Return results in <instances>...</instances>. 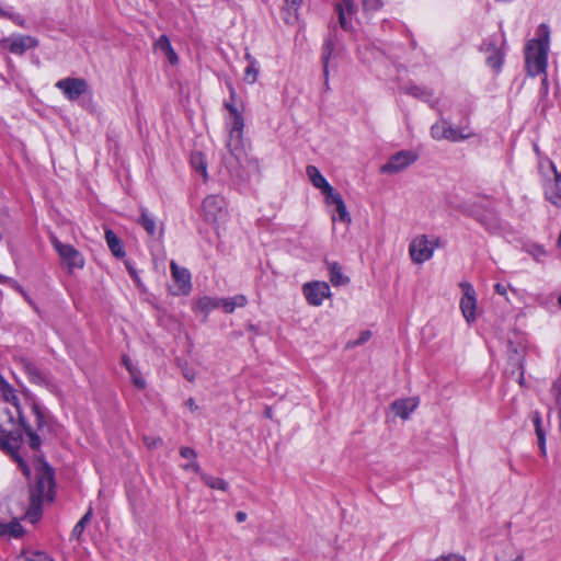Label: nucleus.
<instances>
[{
    "label": "nucleus",
    "mask_w": 561,
    "mask_h": 561,
    "mask_svg": "<svg viewBox=\"0 0 561 561\" xmlns=\"http://www.w3.org/2000/svg\"><path fill=\"white\" fill-rule=\"evenodd\" d=\"M431 135L435 140L460 141L471 138L474 134L468 126L456 128L447 121L440 119L431 127Z\"/></svg>",
    "instance_id": "6e6552de"
},
{
    "label": "nucleus",
    "mask_w": 561,
    "mask_h": 561,
    "mask_svg": "<svg viewBox=\"0 0 561 561\" xmlns=\"http://www.w3.org/2000/svg\"><path fill=\"white\" fill-rule=\"evenodd\" d=\"M536 435H537L538 446L540 448L541 455L546 456L547 455L546 433L540 432V433H536Z\"/></svg>",
    "instance_id": "37998d69"
},
{
    "label": "nucleus",
    "mask_w": 561,
    "mask_h": 561,
    "mask_svg": "<svg viewBox=\"0 0 561 561\" xmlns=\"http://www.w3.org/2000/svg\"><path fill=\"white\" fill-rule=\"evenodd\" d=\"M50 242L69 272L84 266L83 255L73 245L62 243L54 236L50 237Z\"/></svg>",
    "instance_id": "1a4fd4ad"
},
{
    "label": "nucleus",
    "mask_w": 561,
    "mask_h": 561,
    "mask_svg": "<svg viewBox=\"0 0 561 561\" xmlns=\"http://www.w3.org/2000/svg\"><path fill=\"white\" fill-rule=\"evenodd\" d=\"M183 375L188 381H193L195 379V373L191 369H185Z\"/></svg>",
    "instance_id": "6e6d98bb"
},
{
    "label": "nucleus",
    "mask_w": 561,
    "mask_h": 561,
    "mask_svg": "<svg viewBox=\"0 0 561 561\" xmlns=\"http://www.w3.org/2000/svg\"><path fill=\"white\" fill-rule=\"evenodd\" d=\"M525 251L534 257V260L540 262L546 255L545 249L539 244H529L525 247Z\"/></svg>",
    "instance_id": "c9c22d12"
},
{
    "label": "nucleus",
    "mask_w": 561,
    "mask_h": 561,
    "mask_svg": "<svg viewBox=\"0 0 561 561\" xmlns=\"http://www.w3.org/2000/svg\"><path fill=\"white\" fill-rule=\"evenodd\" d=\"M21 443L22 435L12 413L5 408H0V448L10 455L23 474L28 477L30 468L19 453Z\"/></svg>",
    "instance_id": "f03ea898"
},
{
    "label": "nucleus",
    "mask_w": 561,
    "mask_h": 561,
    "mask_svg": "<svg viewBox=\"0 0 561 561\" xmlns=\"http://www.w3.org/2000/svg\"><path fill=\"white\" fill-rule=\"evenodd\" d=\"M3 42L9 43V50L15 55H23L26 50L38 46V39L30 35H16Z\"/></svg>",
    "instance_id": "dca6fc26"
},
{
    "label": "nucleus",
    "mask_w": 561,
    "mask_h": 561,
    "mask_svg": "<svg viewBox=\"0 0 561 561\" xmlns=\"http://www.w3.org/2000/svg\"><path fill=\"white\" fill-rule=\"evenodd\" d=\"M306 172L312 185L321 190V192L325 195L327 198L335 193L334 188L328 183V181L320 173L317 167L308 165Z\"/></svg>",
    "instance_id": "6ab92c4d"
},
{
    "label": "nucleus",
    "mask_w": 561,
    "mask_h": 561,
    "mask_svg": "<svg viewBox=\"0 0 561 561\" xmlns=\"http://www.w3.org/2000/svg\"><path fill=\"white\" fill-rule=\"evenodd\" d=\"M202 216L204 220L219 230L228 221V208L225 197L213 194L205 197L202 204Z\"/></svg>",
    "instance_id": "423d86ee"
},
{
    "label": "nucleus",
    "mask_w": 561,
    "mask_h": 561,
    "mask_svg": "<svg viewBox=\"0 0 561 561\" xmlns=\"http://www.w3.org/2000/svg\"><path fill=\"white\" fill-rule=\"evenodd\" d=\"M419 403L420 402L417 398L400 399L392 402L391 410L397 416L401 417L402 420H408L417 408Z\"/></svg>",
    "instance_id": "aec40b11"
},
{
    "label": "nucleus",
    "mask_w": 561,
    "mask_h": 561,
    "mask_svg": "<svg viewBox=\"0 0 561 561\" xmlns=\"http://www.w3.org/2000/svg\"><path fill=\"white\" fill-rule=\"evenodd\" d=\"M482 50L488 54L486 64L495 69L500 70L503 62V54L500 48L493 42H488L482 45Z\"/></svg>",
    "instance_id": "5701e85b"
},
{
    "label": "nucleus",
    "mask_w": 561,
    "mask_h": 561,
    "mask_svg": "<svg viewBox=\"0 0 561 561\" xmlns=\"http://www.w3.org/2000/svg\"><path fill=\"white\" fill-rule=\"evenodd\" d=\"M416 154L412 151H399L391 156L389 161L380 169L382 173H398L416 160Z\"/></svg>",
    "instance_id": "2eb2a0df"
},
{
    "label": "nucleus",
    "mask_w": 561,
    "mask_h": 561,
    "mask_svg": "<svg viewBox=\"0 0 561 561\" xmlns=\"http://www.w3.org/2000/svg\"><path fill=\"white\" fill-rule=\"evenodd\" d=\"M558 301H559V305L561 307V296L559 297Z\"/></svg>",
    "instance_id": "338daca9"
},
{
    "label": "nucleus",
    "mask_w": 561,
    "mask_h": 561,
    "mask_svg": "<svg viewBox=\"0 0 561 561\" xmlns=\"http://www.w3.org/2000/svg\"><path fill=\"white\" fill-rule=\"evenodd\" d=\"M327 268L329 271V278L333 286L346 285L350 278L343 274L342 267L337 262L325 261Z\"/></svg>",
    "instance_id": "393cba45"
},
{
    "label": "nucleus",
    "mask_w": 561,
    "mask_h": 561,
    "mask_svg": "<svg viewBox=\"0 0 561 561\" xmlns=\"http://www.w3.org/2000/svg\"><path fill=\"white\" fill-rule=\"evenodd\" d=\"M524 351L525 347L520 344L515 345L513 342L508 344V362L517 368L519 371L518 382L523 385L524 382Z\"/></svg>",
    "instance_id": "412c9836"
},
{
    "label": "nucleus",
    "mask_w": 561,
    "mask_h": 561,
    "mask_svg": "<svg viewBox=\"0 0 561 561\" xmlns=\"http://www.w3.org/2000/svg\"><path fill=\"white\" fill-rule=\"evenodd\" d=\"M36 482L31 490V510L27 512L32 522L36 519L41 504L51 501L54 493L53 469L42 459L35 461Z\"/></svg>",
    "instance_id": "20e7f679"
},
{
    "label": "nucleus",
    "mask_w": 561,
    "mask_h": 561,
    "mask_svg": "<svg viewBox=\"0 0 561 561\" xmlns=\"http://www.w3.org/2000/svg\"><path fill=\"white\" fill-rule=\"evenodd\" d=\"M146 444L149 446V447H154V446H158L160 444H162V439L161 438H153L151 440H149L148 438L145 439Z\"/></svg>",
    "instance_id": "5fc2aeb1"
},
{
    "label": "nucleus",
    "mask_w": 561,
    "mask_h": 561,
    "mask_svg": "<svg viewBox=\"0 0 561 561\" xmlns=\"http://www.w3.org/2000/svg\"><path fill=\"white\" fill-rule=\"evenodd\" d=\"M183 469L186 470V471H193L197 474L201 476L202 472V469H201V466L198 465V462L194 459L192 460L191 462L186 463L183 466Z\"/></svg>",
    "instance_id": "a18cd8bd"
},
{
    "label": "nucleus",
    "mask_w": 561,
    "mask_h": 561,
    "mask_svg": "<svg viewBox=\"0 0 561 561\" xmlns=\"http://www.w3.org/2000/svg\"><path fill=\"white\" fill-rule=\"evenodd\" d=\"M245 305L247 298L243 295H237L229 298L203 296L195 301L193 310L201 313L215 311L232 313L237 308L244 307Z\"/></svg>",
    "instance_id": "39448f33"
},
{
    "label": "nucleus",
    "mask_w": 561,
    "mask_h": 561,
    "mask_svg": "<svg viewBox=\"0 0 561 561\" xmlns=\"http://www.w3.org/2000/svg\"><path fill=\"white\" fill-rule=\"evenodd\" d=\"M558 174H559V175H561V170H560V171H558Z\"/></svg>",
    "instance_id": "774afa93"
},
{
    "label": "nucleus",
    "mask_w": 561,
    "mask_h": 561,
    "mask_svg": "<svg viewBox=\"0 0 561 561\" xmlns=\"http://www.w3.org/2000/svg\"><path fill=\"white\" fill-rule=\"evenodd\" d=\"M236 519L238 523H243L247 519V514L244 512H238L236 514Z\"/></svg>",
    "instance_id": "13d9d810"
},
{
    "label": "nucleus",
    "mask_w": 561,
    "mask_h": 561,
    "mask_svg": "<svg viewBox=\"0 0 561 561\" xmlns=\"http://www.w3.org/2000/svg\"><path fill=\"white\" fill-rule=\"evenodd\" d=\"M5 15H7L5 12L0 8V18L5 16Z\"/></svg>",
    "instance_id": "69168bd1"
},
{
    "label": "nucleus",
    "mask_w": 561,
    "mask_h": 561,
    "mask_svg": "<svg viewBox=\"0 0 561 561\" xmlns=\"http://www.w3.org/2000/svg\"><path fill=\"white\" fill-rule=\"evenodd\" d=\"M128 271H129V273H130L133 276H135V271H134V268H133L131 266H128Z\"/></svg>",
    "instance_id": "0e129e2a"
},
{
    "label": "nucleus",
    "mask_w": 561,
    "mask_h": 561,
    "mask_svg": "<svg viewBox=\"0 0 561 561\" xmlns=\"http://www.w3.org/2000/svg\"><path fill=\"white\" fill-rule=\"evenodd\" d=\"M244 59L248 61V66L244 69L243 80L249 84H253L259 77L260 64L249 51H245Z\"/></svg>",
    "instance_id": "a878e982"
},
{
    "label": "nucleus",
    "mask_w": 561,
    "mask_h": 561,
    "mask_svg": "<svg viewBox=\"0 0 561 561\" xmlns=\"http://www.w3.org/2000/svg\"><path fill=\"white\" fill-rule=\"evenodd\" d=\"M180 454L183 458L192 459V460L196 459V457H197L196 451L191 447H182L180 449Z\"/></svg>",
    "instance_id": "c03bdc74"
},
{
    "label": "nucleus",
    "mask_w": 561,
    "mask_h": 561,
    "mask_svg": "<svg viewBox=\"0 0 561 561\" xmlns=\"http://www.w3.org/2000/svg\"><path fill=\"white\" fill-rule=\"evenodd\" d=\"M154 48L163 54L169 51L170 48H172L169 37L167 35H161L154 43Z\"/></svg>",
    "instance_id": "ea45409f"
},
{
    "label": "nucleus",
    "mask_w": 561,
    "mask_h": 561,
    "mask_svg": "<svg viewBox=\"0 0 561 561\" xmlns=\"http://www.w3.org/2000/svg\"><path fill=\"white\" fill-rule=\"evenodd\" d=\"M122 363L126 367L127 370H131V368L135 366L131 363V359L128 356H126V355L123 356Z\"/></svg>",
    "instance_id": "603ef678"
},
{
    "label": "nucleus",
    "mask_w": 561,
    "mask_h": 561,
    "mask_svg": "<svg viewBox=\"0 0 561 561\" xmlns=\"http://www.w3.org/2000/svg\"><path fill=\"white\" fill-rule=\"evenodd\" d=\"M130 377H131V380L134 382V385L139 388V389H144L146 387V381L145 379L141 377L138 368L136 366H134L131 368V370H128Z\"/></svg>",
    "instance_id": "e433bc0d"
},
{
    "label": "nucleus",
    "mask_w": 561,
    "mask_h": 561,
    "mask_svg": "<svg viewBox=\"0 0 561 561\" xmlns=\"http://www.w3.org/2000/svg\"><path fill=\"white\" fill-rule=\"evenodd\" d=\"M531 419H533V422H534V425H535V432L536 433L545 432L542 430V426H541L540 413L539 412H534Z\"/></svg>",
    "instance_id": "49530a36"
},
{
    "label": "nucleus",
    "mask_w": 561,
    "mask_h": 561,
    "mask_svg": "<svg viewBox=\"0 0 561 561\" xmlns=\"http://www.w3.org/2000/svg\"><path fill=\"white\" fill-rule=\"evenodd\" d=\"M409 93L414 95V96H421L422 95V91L420 88L417 87H413L409 90Z\"/></svg>",
    "instance_id": "bf43d9fd"
},
{
    "label": "nucleus",
    "mask_w": 561,
    "mask_h": 561,
    "mask_svg": "<svg viewBox=\"0 0 561 561\" xmlns=\"http://www.w3.org/2000/svg\"><path fill=\"white\" fill-rule=\"evenodd\" d=\"M462 297L460 299V309L462 316H474L477 298L476 291L471 284L461 283Z\"/></svg>",
    "instance_id": "a211bd4d"
},
{
    "label": "nucleus",
    "mask_w": 561,
    "mask_h": 561,
    "mask_svg": "<svg viewBox=\"0 0 561 561\" xmlns=\"http://www.w3.org/2000/svg\"><path fill=\"white\" fill-rule=\"evenodd\" d=\"M130 377H131V380L134 382V385L139 388V389H144L146 387V381L145 379L141 377L138 368L136 366H134L131 368V370H128Z\"/></svg>",
    "instance_id": "4c0bfd02"
},
{
    "label": "nucleus",
    "mask_w": 561,
    "mask_h": 561,
    "mask_svg": "<svg viewBox=\"0 0 561 561\" xmlns=\"http://www.w3.org/2000/svg\"><path fill=\"white\" fill-rule=\"evenodd\" d=\"M55 85L69 101H76L88 92V82L82 78H64L58 80Z\"/></svg>",
    "instance_id": "f8f14e48"
},
{
    "label": "nucleus",
    "mask_w": 561,
    "mask_h": 561,
    "mask_svg": "<svg viewBox=\"0 0 561 561\" xmlns=\"http://www.w3.org/2000/svg\"><path fill=\"white\" fill-rule=\"evenodd\" d=\"M226 108L230 112L231 116H236V115H239L240 113L238 112V110L236 108V106H233L232 104L230 103H226L225 104Z\"/></svg>",
    "instance_id": "4d7b16f0"
},
{
    "label": "nucleus",
    "mask_w": 561,
    "mask_h": 561,
    "mask_svg": "<svg viewBox=\"0 0 561 561\" xmlns=\"http://www.w3.org/2000/svg\"><path fill=\"white\" fill-rule=\"evenodd\" d=\"M105 240L108 249L116 257H123L125 255L124 245L122 240L111 229L105 230Z\"/></svg>",
    "instance_id": "cd10ccee"
},
{
    "label": "nucleus",
    "mask_w": 561,
    "mask_h": 561,
    "mask_svg": "<svg viewBox=\"0 0 561 561\" xmlns=\"http://www.w3.org/2000/svg\"><path fill=\"white\" fill-rule=\"evenodd\" d=\"M201 479L210 489L220 491H226L228 489V483L221 478L213 477L206 473H201Z\"/></svg>",
    "instance_id": "2f4dec72"
},
{
    "label": "nucleus",
    "mask_w": 561,
    "mask_h": 561,
    "mask_svg": "<svg viewBox=\"0 0 561 561\" xmlns=\"http://www.w3.org/2000/svg\"><path fill=\"white\" fill-rule=\"evenodd\" d=\"M232 126L229 131V139L227 141V149L234 154L241 146V135L244 126L243 117L241 114L232 116Z\"/></svg>",
    "instance_id": "f3484780"
},
{
    "label": "nucleus",
    "mask_w": 561,
    "mask_h": 561,
    "mask_svg": "<svg viewBox=\"0 0 561 561\" xmlns=\"http://www.w3.org/2000/svg\"><path fill=\"white\" fill-rule=\"evenodd\" d=\"M494 289L499 295L505 296L507 294L506 285L497 283V284H495Z\"/></svg>",
    "instance_id": "8fccbe9b"
},
{
    "label": "nucleus",
    "mask_w": 561,
    "mask_h": 561,
    "mask_svg": "<svg viewBox=\"0 0 561 561\" xmlns=\"http://www.w3.org/2000/svg\"><path fill=\"white\" fill-rule=\"evenodd\" d=\"M7 279H8V278H7L5 276L0 275V283H5V282H7Z\"/></svg>",
    "instance_id": "e2e57ef3"
},
{
    "label": "nucleus",
    "mask_w": 561,
    "mask_h": 561,
    "mask_svg": "<svg viewBox=\"0 0 561 561\" xmlns=\"http://www.w3.org/2000/svg\"><path fill=\"white\" fill-rule=\"evenodd\" d=\"M92 518V508L90 507L89 511L82 516V518L75 525L72 531H71V539L79 540L81 535L84 531L85 526L90 523Z\"/></svg>",
    "instance_id": "7c9ffc66"
},
{
    "label": "nucleus",
    "mask_w": 561,
    "mask_h": 561,
    "mask_svg": "<svg viewBox=\"0 0 561 561\" xmlns=\"http://www.w3.org/2000/svg\"><path fill=\"white\" fill-rule=\"evenodd\" d=\"M549 167L553 173L552 179H547L543 183L545 198L557 208L561 207V175L558 174L556 164L548 160Z\"/></svg>",
    "instance_id": "ddd939ff"
},
{
    "label": "nucleus",
    "mask_w": 561,
    "mask_h": 561,
    "mask_svg": "<svg viewBox=\"0 0 561 561\" xmlns=\"http://www.w3.org/2000/svg\"><path fill=\"white\" fill-rule=\"evenodd\" d=\"M23 535V527L15 518L5 520L0 517V537L8 536L11 538H20Z\"/></svg>",
    "instance_id": "b1692460"
},
{
    "label": "nucleus",
    "mask_w": 561,
    "mask_h": 561,
    "mask_svg": "<svg viewBox=\"0 0 561 561\" xmlns=\"http://www.w3.org/2000/svg\"><path fill=\"white\" fill-rule=\"evenodd\" d=\"M140 225L147 231L148 234L154 236L157 232L156 220L152 216H150L146 210L141 211V218L139 220Z\"/></svg>",
    "instance_id": "473e14b6"
},
{
    "label": "nucleus",
    "mask_w": 561,
    "mask_h": 561,
    "mask_svg": "<svg viewBox=\"0 0 561 561\" xmlns=\"http://www.w3.org/2000/svg\"><path fill=\"white\" fill-rule=\"evenodd\" d=\"M0 396L5 402L12 404V407L15 408V411L19 415L20 424L22 425L26 436L28 437L30 447L33 450H37L42 445L41 435L45 436V434L49 432L48 417L41 410L37 403H33L32 411L35 415V422L37 425L36 432H34L30 425L25 424L24 419L21 414L16 390L2 376H0Z\"/></svg>",
    "instance_id": "f257e3e1"
},
{
    "label": "nucleus",
    "mask_w": 561,
    "mask_h": 561,
    "mask_svg": "<svg viewBox=\"0 0 561 561\" xmlns=\"http://www.w3.org/2000/svg\"><path fill=\"white\" fill-rule=\"evenodd\" d=\"M335 10L337 12L339 23L341 27L347 31L351 26L347 21V16H352L355 12L354 0H337L335 4Z\"/></svg>",
    "instance_id": "4be33fe9"
},
{
    "label": "nucleus",
    "mask_w": 561,
    "mask_h": 561,
    "mask_svg": "<svg viewBox=\"0 0 561 561\" xmlns=\"http://www.w3.org/2000/svg\"><path fill=\"white\" fill-rule=\"evenodd\" d=\"M548 90H549V85H548V78L547 76L545 75V77L541 79V92L543 94H547L548 93Z\"/></svg>",
    "instance_id": "864d4df0"
},
{
    "label": "nucleus",
    "mask_w": 561,
    "mask_h": 561,
    "mask_svg": "<svg viewBox=\"0 0 561 561\" xmlns=\"http://www.w3.org/2000/svg\"><path fill=\"white\" fill-rule=\"evenodd\" d=\"M302 293L306 300L313 306H320L331 295L329 284L320 280L306 283Z\"/></svg>",
    "instance_id": "4468645a"
},
{
    "label": "nucleus",
    "mask_w": 561,
    "mask_h": 561,
    "mask_svg": "<svg viewBox=\"0 0 561 561\" xmlns=\"http://www.w3.org/2000/svg\"><path fill=\"white\" fill-rule=\"evenodd\" d=\"M363 9L367 12H375L382 5L381 0H362Z\"/></svg>",
    "instance_id": "79ce46f5"
},
{
    "label": "nucleus",
    "mask_w": 561,
    "mask_h": 561,
    "mask_svg": "<svg viewBox=\"0 0 561 561\" xmlns=\"http://www.w3.org/2000/svg\"><path fill=\"white\" fill-rule=\"evenodd\" d=\"M185 407H187L192 412H196L198 410V407L193 398H190L185 401Z\"/></svg>",
    "instance_id": "3c124183"
},
{
    "label": "nucleus",
    "mask_w": 561,
    "mask_h": 561,
    "mask_svg": "<svg viewBox=\"0 0 561 561\" xmlns=\"http://www.w3.org/2000/svg\"><path fill=\"white\" fill-rule=\"evenodd\" d=\"M302 0H285L284 3V21L288 24L296 22L298 15V9L300 8Z\"/></svg>",
    "instance_id": "c85d7f7f"
},
{
    "label": "nucleus",
    "mask_w": 561,
    "mask_h": 561,
    "mask_svg": "<svg viewBox=\"0 0 561 561\" xmlns=\"http://www.w3.org/2000/svg\"><path fill=\"white\" fill-rule=\"evenodd\" d=\"M332 51H333V44L331 41H328L325 44H324V47H323V62H324V75L325 77L328 76L329 71H328V62H329V59L332 55Z\"/></svg>",
    "instance_id": "a19ab883"
},
{
    "label": "nucleus",
    "mask_w": 561,
    "mask_h": 561,
    "mask_svg": "<svg viewBox=\"0 0 561 561\" xmlns=\"http://www.w3.org/2000/svg\"><path fill=\"white\" fill-rule=\"evenodd\" d=\"M18 360L26 373L30 382L44 387L49 391L55 390L56 386L48 377V375L42 371L31 359L21 356L18 358Z\"/></svg>",
    "instance_id": "9b49d317"
},
{
    "label": "nucleus",
    "mask_w": 561,
    "mask_h": 561,
    "mask_svg": "<svg viewBox=\"0 0 561 561\" xmlns=\"http://www.w3.org/2000/svg\"><path fill=\"white\" fill-rule=\"evenodd\" d=\"M327 203L335 205V210H336L339 220H341L342 222H345V224L351 222V220H352L351 216L346 209V206H345L340 193L335 192L334 194H332L330 197L327 198Z\"/></svg>",
    "instance_id": "bb28decb"
},
{
    "label": "nucleus",
    "mask_w": 561,
    "mask_h": 561,
    "mask_svg": "<svg viewBox=\"0 0 561 561\" xmlns=\"http://www.w3.org/2000/svg\"><path fill=\"white\" fill-rule=\"evenodd\" d=\"M170 268L173 282L170 286L171 294L175 296L190 294L192 290V283L188 270L179 266L174 261H171Z\"/></svg>",
    "instance_id": "9d476101"
},
{
    "label": "nucleus",
    "mask_w": 561,
    "mask_h": 561,
    "mask_svg": "<svg viewBox=\"0 0 561 561\" xmlns=\"http://www.w3.org/2000/svg\"><path fill=\"white\" fill-rule=\"evenodd\" d=\"M536 35L537 37L528 41L525 47V65L530 77L546 73L548 66L549 27L540 24Z\"/></svg>",
    "instance_id": "7ed1b4c3"
},
{
    "label": "nucleus",
    "mask_w": 561,
    "mask_h": 561,
    "mask_svg": "<svg viewBox=\"0 0 561 561\" xmlns=\"http://www.w3.org/2000/svg\"><path fill=\"white\" fill-rule=\"evenodd\" d=\"M558 248L561 250V230L557 241Z\"/></svg>",
    "instance_id": "052dcab7"
},
{
    "label": "nucleus",
    "mask_w": 561,
    "mask_h": 561,
    "mask_svg": "<svg viewBox=\"0 0 561 561\" xmlns=\"http://www.w3.org/2000/svg\"><path fill=\"white\" fill-rule=\"evenodd\" d=\"M18 561H53L45 552H25L18 558Z\"/></svg>",
    "instance_id": "72a5a7b5"
},
{
    "label": "nucleus",
    "mask_w": 561,
    "mask_h": 561,
    "mask_svg": "<svg viewBox=\"0 0 561 561\" xmlns=\"http://www.w3.org/2000/svg\"><path fill=\"white\" fill-rule=\"evenodd\" d=\"M437 248H439V238L420 234L410 242L409 255L413 263L423 264L433 257Z\"/></svg>",
    "instance_id": "0eeeda50"
},
{
    "label": "nucleus",
    "mask_w": 561,
    "mask_h": 561,
    "mask_svg": "<svg viewBox=\"0 0 561 561\" xmlns=\"http://www.w3.org/2000/svg\"><path fill=\"white\" fill-rule=\"evenodd\" d=\"M164 55H165V57L168 58V60H169V62L171 65L178 64L179 57H178V55H176V53L174 51L173 48H170V50L167 51Z\"/></svg>",
    "instance_id": "09e8293b"
},
{
    "label": "nucleus",
    "mask_w": 561,
    "mask_h": 561,
    "mask_svg": "<svg viewBox=\"0 0 561 561\" xmlns=\"http://www.w3.org/2000/svg\"><path fill=\"white\" fill-rule=\"evenodd\" d=\"M435 561H466V559L458 554H447L437 558Z\"/></svg>",
    "instance_id": "de8ad7c7"
},
{
    "label": "nucleus",
    "mask_w": 561,
    "mask_h": 561,
    "mask_svg": "<svg viewBox=\"0 0 561 561\" xmlns=\"http://www.w3.org/2000/svg\"><path fill=\"white\" fill-rule=\"evenodd\" d=\"M130 377H131V380L134 382V385L139 388V389H144L146 387V381L145 379L141 377L138 368L136 366H134L131 368V370H128Z\"/></svg>",
    "instance_id": "58836bf2"
},
{
    "label": "nucleus",
    "mask_w": 561,
    "mask_h": 561,
    "mask_svg": "<svg viewBox=\"0 0 561 561\" xmlns=\"http://www.w3.org/2000/svg\"><path fill=\"white\" fill-rule=\"evenodd\" d=\"M191 164L194 170L201 173L204 181L207 180V161L201 151H195L191 154Z\"/></svg>",
    "instance_id": "c756f323"
},
{
    "label": "nucleus",
    "mask_w": 561,
    "mask_h": 561,
    "mask_svg": "<svg viewBox=\"0 0 561 561\" xmlns=\"http://www.w3.org/2000/svg\"><path fill=\"white\" fill-rule=\"evenodd\" d=\"M371 337V331L370 330H364L359 333V336L358 339L356 340H350L346 344H345V348L346 350H352L356 346H359L364 343H366L369 339Z\"/></svg>",
    "instance_id": "f704fd0d"
},
{
    "label": "nucleus",
    "mask_w": 561,
    "mask_h": 561,
    "mask_svg": "<svg viewBox=\"0 0 561 561\" xmlns=\"http://www.w3.org/2000/svg\"><path fill=\"white\" fill-rule=\"evenodd\" d=\"M229 89H230L231 99H233V96L236 94L234 89L231 85H229Z\"/></svg>",
    "instance_id": "680f3d73"
}]
</instances>
